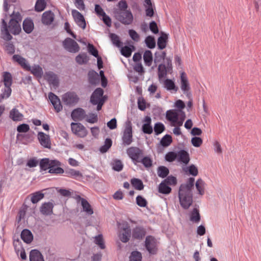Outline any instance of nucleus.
<instances>
[{
	"instance_id": "3c124183",
	"label": "nucleus",
	"mask_w": 261,
	"mask_h": 261,
	"mask_svg": "<svg viewBox=\"0 0 261 261\" xmlns=\"http://www.w3.org/2000/svg\"><path fill=\"white\" fill-rule=\"evenodd\" d=\"M65 173L67 174L66 176L69 177L76 178L77 177H82V173L77 170L74 169H69L65 171Z\"/></svg>"
},
{
	"instance_id": "0e129e2a",
	"label": "nucleus",
	"mask_w": 261,
	"mask_h": 261,
	"mask_svg": "<svg viewBox=\"0 0 261 261\" xmlns=\"http://www.w3.org/2000/svg\"><path fill=\"white\" fill-rule=\"evenodd\" d=\"M165 129V126L164 124L160 122L155 123L154 126V131L156 135H159L163 132Z\"/></svg>"
},
{
	"instance_id": "6e6552de",
	"label": "nucleus",
	"mask_w": 261,
	"mask_h": 261,
	"mask_svg": "<svg viewBox=\"0 0 261 261\" xmlns=\"http://www.w3.org/2000/svg\"><path fill=\"white\" fill-rule=\"evenodd\" d=\"M63 45L65 49L72 53H76L80 49L77 43L70 38H66L63 41Z\"/></svg>"
},
{
	"instance_id": "f03ea898",
	"label": "nucleus",
	"mask_w": 261,
	"mask_h": 261,
	"mask_svg": "<svg viewBox=\"0 0 261 261\" xmlns=\"http://www.w3.org/2000/svg\"><path fill=\"white\" fill-rule=\"evenodd\" d=\"M1 29L2 38L6 41H10L13 38L10 33L14 35H17L21 31L20 23L13 19H10L8 24L5 18L2 19Z\"/></svg>"
},
{
	"instance_id": "603ef678",
	"label": "nucleus",
	"mask_w": 261,
	"mask_h": 261,
	"mask_svg": "<svg viewBox=\"0 0 261 261\" xmlns=\"http://www.w3.org/2000/svg\"><path fill=\"white\" fill-rule=\"evenodd\" d=\"M112 145V140L110 138H107L105 141V143L99 148V151L101 153H106L111 148Z\"/></svg>"
},
{
	"instance_id": "37998d69",
	"label": "nucleus",
	"mask_w": 261,
	"mask_h": 261,
	"mask_svg": "<svg viewBox=\"0 0 261 261\" xmlns=\"http://www.w3.org/2000/svg\"><path fill=\"white\" fill-rule=\"evenodd\" d=\"M112 169L117 172H120L123 170L124 165L122 161L119 159H114L111 163Z\"/></svg>"
},
{
	"instance_id": "864d4df0",
	"label": "nucleus",
	"mask_w": 261,
	"mask_h": 261,
	"mask_svg": "<svg viewBox=\"0 0 261 261\" xmlns=\"http://www.w3.org/2000/svg\"><path fill=\"white\" fill-rule=\"evenodd\" d=\"M139 163H141L146 168H149L152 166V160L148 156H143L140 159Z\"/></svg>"
},
{
	"instance_id": "e2e57ef3",
	"label": "nucleus",
	"mask_w": 261,
	"mask_h": 261,
	"mask_svg": "<svg viewBox=\"0 0 261 261\" xmlns=\"http://www.w3.org/2000/svg\"><path fill=\"white\" fill-rule=\"evenodd\" d=\"M185 172H188L189 175L196 176L198 173L197 167L194 164H191L186 168Z\"/></svg>"
},
{
	"instance_id": "e433bc0d",
	"label": "nucleus",
	"mask_w": 261,
	"mask_h": 261,
	"mask_svg": "<svg viewBox=\"0 0 261 261\" xmlns=\"http://www.w3.org/2000/svg\"><path fill=\"white\" fill-rule=\"evenodd\" d=\"M171 188L164 180L159 184L158 191L159 193L167 195L171 192Z\"/></svg>"
},
{
	"instance_id": "7ed1b4c3",
	"label": "nucleus",
	"mask_w": 261,
	"mask_h": 261,
	"mask_svg": "<svg viewBox=\"0 0 261 261\" xmlns=\"http://www.w3.org/2000/svg\"><path fill=\"white\" fill-rule=\"evenodd\" d=\"M122 144L123 146H128L133 141V128L132 123L130 121H126L125 126L122 136Z\"/></svg>"
},
{
	"instance_id": "79ce46f5",
	"label": "nucleus",
	"mask_w": 261,
	"mask_h": 261,
	"mask_svg": "<svg viewBox=\"0 0 261 261\" xmlns=\"http://www.w3.org/2000/svg\"><path fill=\"white\" fill-rule=\"evenodd\" d=\"M130 183L132 186L137 190H142L144 186L142 180L139 178H133L130 180Z\"/></svg>"
},
{
	"instance_id": "bb28decb",
	"label": "nucleus",
	"mask_w": 261,
	"mask_h": 261,
	"mask_svg": "<svg viewBox=\"0 0 261 261\" xmlns=\"http://www.w3.org/2000/svg\"><path fill=\"white\" fill-rule=\"evenodd\" d=\"M12 59L14 61L17 62L23 69L27 70L31 69V66L27 61L26 59L20 55H13Z\"/></svg>"
},
{
	"instance_id": "dca6fc26",
	"label": "nucleus",
	"mask_w": 261,
	"mask_h": 261,
	"mask_svg": "<svg viewBox=\"0 0 261 261\" xmlns=\"http://www.w3.org/2000/svg\"><path fill=\"white\" fill-rule=\"evenodd\" d=\"M54 205L52 202H45L42 203L40 207V212L44 216H50L53 214Z\"/></svg>"
},
{
	"instance_id": "09e8293b",
	"label": "nucleus",
	"mask_w": 261,
	"mask_h": 261,
	"mask_svg": "<svg viewBox=\"0 0 261 261\" xmlns=\"http://www.w3.org/2000/svg\"><path fill=\"white\" fill-rule=\"evenodd\" d=\"M2 93L0 94V102L4 99L8 98L11 95L12 89L11 87H5L2 89Z\"/></svg>"
},
{
	"instance_id": "f8f14e48",
	"label": "nucleus",
	"mask_w": 261,
	"mask_h": 261,
	"mask_svg": "<svg viewBox=\"0 0 261 261\" xmlns=\"http://www.w3.org/2000/svg\"><path fill=\"white\" fill-rule=\"evenodd\" d=\"M48 98L53 106L55 111L57 113H59L63 109V107L59 97L54 93L50 92L48 93Z\"/></svg>"
},
{
	"instance_id": "c756f323",
	"label": "nucleus",
	"mask_w": 261,
	"mask_h": 261,
	"mask_svg": "<svg viewBox=\"0 0 261 261\" xmlns=\"http://www.w3.org/2000/svg\"><path fill=\"white\" fill-rule=\"evenodd\" d=\"M30 261H44L42 253L37 249H32L30 252Z\"/></svg>"
},
{
	"instance_id": "58836bf2",
	"label": "nucleus",
	"mask_w": 261,
	"mask_h": 261,
	"mask_svg": "<svg viewBox=\"0 0 261 261\" xmlns=\"http://www.w3.org/2000/svg\"><path fill=\"white\" fill-rule=\"evenodd\" d=\"M75 60L76 62L79 65H83L87 64L88 62L89 59L87 56V53H82L79 54L75 57Z\"/></svg>"
},
{
	"instance_id": "f704fd0d",
	"label": "nucleus",
	"mask_w": 261,
	"mask_h": 261,
	"mask_svg": "<svg viewBox=\"0 0 261 261\" xmlns=\"http://www.w3.org/2000/svg\"><path fill=\"white\" fill-rule=\"evenodd\" d=\"M168 70L164 63H161L159 65L158 68V75L159 80L164 79L167 76Z\"/></svg>"
},
{
	"instance_id": "cd10ccee",
	"label": "nucleus",
	"mask_w": 261,
	"mask_h": 261,
	"mask_svg": "<svg viewBox=\"0 0 261 261\" xmlns=\"http://www.w3.org/2000/svg\"><path fill=\"white\" fill-rule=\"evenodd\" d=\"M45 78L48 83L52 84L54 86L59 85V80L57 75L53 71H47L45 74Z\"/></svg>"
},
{
	"instance_id": "6ab92c4d",
	"label": "nucleus",
	"mask_w": 261,
	"mask_h": 261,
	"mask_svg": "<svg viewBox=\"0 0 261 261\" xmlns=\"http://www.w3.org/2000/svg\"><path fill=\"white\" fill-rule=\"evenodd\" d=\"M177 160L180 163L187 165L190 160L188 152L185 149H181L177 152Z\"/></svg>"
},
{
	"instance_id": "4d7b16f0",
	"label": "nucleus",
	"mask_w": 261,
	"mask_h": 261,
	"mask_svg": "<svg viewBox=\"0 0 261 261\" xmlns=\"http://www.w3.org/2000/svg\"><path fill=\"white\" fill-rule=\"evenodd\" d=\"M94 242L101 249H104L106 248V245L103 241V236L102 234H99L94 237Z\"/></svg>"
},
{
	"instance_id": "8fccbe9b",
	"label": "nucleus",
	"mask_w": 261,
	"mask_h": 261,
	"mask_svg": "<svg viewBox=\"0 0 261 261\" xmlns=\"http://www.w3.org/2000/svg\"><path fill=\"white\" fill-rule=\"evenodd\" d=\"M157 173L159 177L164 178L167 177L169 173V169L164 166H160L157 169Z\"/></svg>"
},
{
	"instance_id": "2f4dec72",
	"label": "nucleus",
	"mask_w": 261,
	"mask_h": 261,
	"mask_svg": "<svg viewBox=\"0 0 261 261\" xmlns=\"http://www.w3.org/2000/svg\"><path fill=\"white\" fill-rule=\"evenodd\" d=\"M120 48L121 54L125 58L130 57L132 53L135 50V47L133 44H129L119 47Z\"/></svg>"
},
{
	"instance_id": "a19ab883",
	"label": "nucleus",
	"mask_w": 261,
	"mask_h": 261,
	"mask_svg": "<svg viewBox=\"0 0 261 261\" xmlns=\"http://www.w3.org/2000/svg\"><path fill=\"white\" fill-rule=\"evenodd\" d=\"M123 232L120 234L119 238L123 243H127L130 237L131 230L129 227H126L123 228Z\"/></svg>"
},
{
	"instance_id": "c85d7f7f",
	"label": "nucleus",
	"mask_w": 261,
	"mask_h": 261,
	"mask_svg": "<svg viewBox=\"0 0 261 261\" xmlns=\"http://www.w3.org/2000/svg\"><path fill=\"white\" fill-rule=\"evenodd\" d=\"M144 121L145 123L142 126V130L144 134H151L153 132L152 127L151 125V119L149 116H146Z\"/></svg>"
},
{
	"instance_id": "13d9d810",
	"label": "nucleus",
	"mask_w": 261,
	"mask_h": 261,
	"mask_svg": "<svg viewBox=\"0 0 261 261\" xmlns=\"http://www.w3.org/2000/svg\"><path fill=\"white\" fill-rule=\"evenodd\" d=\"M46 6V3L45 0H37L35 5V10L36 12H40L43 11Z\"/></svg>"
},
{
	"instance_id": "338daca9",
	"label": "nucleus",
	"mask_w": 261,
	"mask_h": 261,
	"mask_svg": "<svg viewBox=\"0 0 261 261\" xmlns=\"http://www.w3.org/2000/svg\"><path fill=\"white\" fill-rule=\"evenodd\" d=\"M136 203L140 207H145L147 205L146 199L141 195H138L136 198Z\"/></svg>"
},
{
	"instance_id": "ea45409f",
	"label": "nucleus",
	"mask_w": 261,
	"mask_h": 261,
	"mask_svg": "<svg viewBox=\"0 0 261 261\" xmlns=\"http://www.w3.org/2000/svg\"><path fill=\"white\" fill-rule=\"evenodd\" d=\"M109 37L113 44L117 47H120L123 45V42L121 41L119 36L115 33H110Z\"/></svg>"
},
{
	"instance_id": "9d476101",
	"label": "nucleus",
	"mask_w": 261,
	"mask_h": 261,
	"mask_svg": "<svg viewBox=\"0 0 261 261\" xmlns=\"http://www.w3.org/2000/svg\"><path fill=\"white\" fill-rule=\"evenodd\" d=\"M71 13L76 24L82 29H85L86 22L83 15L75 9L72 10Z\"/></svg>"
},
{
	"instance_id": "393cba45",
	"label": "nucleus",
	"mask_w": 261,
	"mask_h": 261,
	"mask_svg": "<svg viewBox=\"0 0 261 261\" xmlns=\"http://www.w3.org/2000/svg\"><path fill=\"white\" fill-rule=\"evenodd\" d=\"M180 88L185 94L187 93L190 90V85L188 80L186 74L185 72L180 73Z\"/></svg>"
},
{
	"instance_id": "9b49d317",
	"label": "nucleus",
	"mask_w": 261,
	"mask_h": 261,
	"mask_svg": "<svg viewBox=\"0 0 261 261\" xmlns=\"http://www.w3.org/2000/svg\"><path fill=\"white\" fill-rule=\"evenodd\" d=\"M61 163L57 160H51L48 172L50 174H61L64 173V170L60 166Z\"/></svg>"
},
{
	"instance_id": "f257e3e1",
	"label": "nucleus",
	"mask_w": 261,
	"mask_h": 261,
	"mask_svg": "<svg viewBox=\"0 0 261 261\" xmlns=\"http://www.w3.org/2000/svg\"><path fill=\"white\" fill-rule=\"evenodd\" d=\"M195 182L194 177H189L186 183L181 184L179 188L178 198L181 206L188 209L193 203V192Z\"/></svg>"
},
{
	"instance_id": "680f3d73",
	"label": "nucleus",
	"mask_w": 261,
	"mask_h": 261,
	"mask_svg": "<svg viewBox=\"0 0 261 261\" xmlns=\"http://www.w3.org/2000/svg\"><path fill=\"white\" fill-rule=\"evenodd\" d=\"M142 256L141 253L136 250L131 252L129 261H142Z\"/></svg>"
},
{
	"instance_id": "6e6d98bb",
	"label": "nucleus",
	"mask_w": 261,
	"mask_h": 261,
	"mask_svg": "<svg viewBox=\"0 0 261 261\" xmlns=\"http://www.w3.org/2000/svg\"><path fill=\"white\" fill-rule=\"evenodd\" d=\"M172 142V137L170 135L166 134L161 139L160 144L164 147L169 146Z\"/></svg>"
},
{
	"instance_id": "4468645a",
	"label": "nucleus",
	"mask_w": 261,
	"mask_h": 261,
	"mask_svg": "<svg viewBox=\"0 0 261 261\" xmlns=\"http://www.w3.org/2000/svg\"><path fill=\"white\" fill-rule=\"evenodd\" d=\"M146 234V229L142 226H136L132 229V236L134 240H141Z\"/></svg>"
},
{
	"instance_id": "a878e982",
	"label": "nucleus",
	"mask_w": 261,
	"mask_h": 261,
	"mask_svg": "<svg viewBox=\"0 0 261 261\" xmlns=\"http://www.w3.org/2000/svg\"><path fill=\"white\" fill-rule=\"evenodd\" d=\"M54 14L50 11L44 12L42 15V22L45 25L50 24L54 20Z\"/></svg>"
},
{
	"instance_id": "052dcab7",
	"label": "nucleus",
	"mask_w": 261,
	"mask_h": 261,
	"mask_svg": "<svg viewBox=\"0 0 261 261\" xmlns=\"http://www.w3.org/2000/svg\"><path fill=\"white\" fill-rule=\"evenodd\" d=\"M204 182L201 178H199L197 180L195 187L197 190L198 194L200 195H203L204 194Z\"/></svg>"
},
{
	"instance_id": "49530a36",
	"label": "nucleus",
	"mask_w": 261,
	"mask_h": 261,
	"mask_svg": "<svg viewBox=\"0 0 261 261\" xmlns=\"http://www.w3.org/2000/svg\"><path fill=\"white\" fill-rule=\"evenodd\" d=\"M44 197V194L41 191H38L32 194L31 201L32 203L36 204L42 199Z\"/></svg>"
},
{
	"instance_id": "ddd939ff",
	"label": "nucleus",
	"mask_w": 261,
	"mask_h": 261,
	"mask_svg": "<svg viewBox=\"0 0 261 261\" xmlns=\"http://www.w3.org/2000/svg\"><path fill=\"white\" fill-rule=\"evenodd\" d=\"M76 199L79 203L81 201L83 211L85 212L88 215H91L93 214V210L89 202L85 198L81 197L80 195H76Z\"/></svg>"
},
{
	"instance_id": "774afa93",
	"label": "nucleus",
	"mask_w": 261,
	"mask_h": 261,
	"mask_svg": "<svg viewBox=\"0 0 261 261\" xmlns=\"http://www.w3.org/2000/svg\"><path fill=\"white\" fill-rule=\"evenodd\" d=\"M87 48L88 53L94 57H97L99 55L98 50L92 44L88 43Z\"/></svg>"
},
{
	"instance_id": "20e7f679",
	"label": "nucleus",
	"mask_w": 261,
	"mask_h": 261,
	"mask_svg": "<svg viewBox=\"0 0 261 261\" xmlns=\"http://www.w3.org/2000/svg\"><path fill=\"white\" fill-rule=\"evenodd\" d=\"M114 17L118 21L124 25H130L134 19L131 11L113 13Z\"/></svg>"
},
{
	"instance_id": "0eeeda50",
	"label": "nucleus",
	"mask_w": 261,
	"mask_h": 261,
	"mask_svg": "<svg viewBox=\"0 0 261 261\" xmlns=\"http://www.w3.org/2000/svg\"><path fill=\"white\" fill-rule=\"evenodd\" d=\"M72 132L80 138H84L87 135L88 131L86 127L80 122L71 123Z\"/></svg>"
},
{
	"instance_id": "4c0bfd02",
	"label": "nucleus",
	"mask_w": 261,
	"mask_h": 261,
	"mask_svg": "<svg viewBox=\"0 0 261 261\" xmlns=\"http://www.w3.org/2000/svg\"><path fill=\"white\" fill-rule=\"evenodd\" d=\"M51 163V160L49 158H43L40 160L39 165L40 167V171H46L47 169L49 170L50 164Z\"/></svg>"
},
{
	"instance_id": "5fc2aeb1",
	"label": "nucleus",
	"mask_w": 261,
	"mask_h": 261,
	"mask_svg": "<svg viewBox=\"0 0 261 261\" xmlns=\"http://www.w3.org/2000/svg\"><path fill=\"white\" fill-rule=\"evenodd\" d=\"M166 53L165 51H163L161 53L159 51H156L154 54V58L153 59L154 63L155 64V66L157 65V64L162 60H166Z\"/></svg>"
},
{
	"instance_id": "c9c22d12",
	"label": "nucleus",
	"mask_w": 261,
	"mask_h": 261,
	"mask_svg": "<svg viewBox=\"0 0 261 261\" xmlns=\"http://www.w3.org/2000/svg\"><path fill=\"white\" fill-rule=\"evenodd\" d=\"M144 64L147 66H150L153 61V56L151 50H146L143 54Z\"/></svg>"
},
{
	"instance_id": "4be33fe9",
	"label": "nucleus",
	"mask_w": 261,
	"mask_h": 261,
	"mask_svg": "<svg viewBox=\"0 0 261 261\" xmlns=\"http://www.w3.org/2000/svg\"><path fill=\"white\" fill-rule=\"evenodd\" d=\"M88 82L91 85L96 86L99 84L100 79L98 73L93 70H90L88 73Z\"/></svg>"
},
{
	"instance_id": "412c9836",
	"label": "nucleus",
	"mask_w": 261,
	"mask_h": 261,
	"mask_svg": "<svg viewBox=\"0 0 261 261\" xmlns=\"http://www.w3.org/2000/svg\"><path fill=\"white\" fill-rule=\"evenodd\" d=\"M22 29L27 34H30L34 29L33 20L30 17L25 18L22 22Z\"/></svg>"
},
{
	"instance_id": "bf43d9fd",
	"label": "nucleus",
	"mask_w": 261,
	"mask_h": 261,
	"mask_svg": "<svg viewBox=\"0 0 261 261\" xmlns=\"http://www.w3.org/2000/svg\"><path fill=\"white\" fill-rule=\"evenodd\" d=\"M145 43L146 46L150 49H153L155 47V41L152 36L149 35L147 36L145 39Z\"/></svg>"
},
{
	"instance_id": "aec40b11",
	"label": "nucleus",
	"mask_w": 261,
	"mask_h": 261,
	"mask_svg": "<svg viewBox=\"0 0 261 261\" xmlns=\"http://www.w3.org/2000/svg\"><path fill=\"white\" fill-rule=\"evenodd\" d=\"M180 110L171 109L167 111L166 113V118L171 123V125L177 120L179 118Z\"/></svg>"
},
{
	"instance_id": "a18cd8bd",
	"label": "nucleus",
	"mask_w": 261,
	"mask_h": 261,
	"mask_svg": "<svg viewBox=\"0 0 261 261\" xmlns=\"http://www.w3.org/2000/svg\"><path fill=\"white\" fill-rule=\"evenodd\" d=\"M3 77L5 87H11L13 82L11 74L8 71H5L3 72Z\"/></svg>"
},
{
	"instance_id": "5701e85b",
	"label": "nucleus",
	"mask_w": 261,
	"mask_h": 261,
	"mask_svg": "<svg viewBox=\"0 0 261 261\" xmlns=\"http://www.w3.org/2000/svg\"><path fill=\"white\" fill-rule=\"evenodd\" d=\"M168 39V34L161 32L160 36L157 41L158 48L160 50L164 49L167 46Z\"/></svg>"
},
{
	"instance_id": "b1692460",
	"label": "nucleus",
	"mask_w": 261,
	"mask_h": 261,
	"mask_svg": "<svg viewBox=\"0 0 261 261\" xmlns=\"http://www.w3.org/2000/svg\"><path fill=\"white\" fill-rule=\"evenodd\" d=\"M22 240L27 244H30L33 240V234L31 231L27 228L23 229L20 234Z\"/></svg>"
},
{
	"instance_id": "423d86ee",
	"label": "nucleus",
	"mask_w": 261,
	"mask_h": 261,
	"mask_svg": "<svg viewBox=\"0 0 261 261\" xmlns=\"http://www.w3.org/2000/svg\"><path fill=\"white\" fill-rule=\"evenodd\" d=\"M79 100V96L74 92H67L62 96V100L66 106H74Z\"/></svg>"
},
{
	"instance_id": "69168bd1",
	"label": "nucleus",
	"mask_w": 261,
	"mask_h": 261,
	"mask_svg": "<svg viewBox=\"0 0 261 261\" xmlns=\"http://www.w3.org/2000/svg\"><path fill=\"white\" fill-rule=\"evenodd\" d=\"M165 161L170 163L174 161L177 160V152H168L165 155Z\"/></svg>"
},
{
	"instance_id": "c03bdc74",
	"label": "nucleus",
	"mask_w": 261,
	"mask_h": 261,
	"mask_svg": "<svg viewBox=\"0 0 261 261\" xmlns=\"http://www.w3.org/2000/svg\"><path fill=\"white\" fill-rule=\"evenodd\" d=\"M117 7L118 8L114 9L113 11V13L130 11L129 9H127L128 6L125 0L120 1L118 3Z\"/></svg>"
},
{
	"instance_id": "de8ad7c7",
	"label": "nucleus",
	"mask_w": 261,
	"mask_h": 261,
	"mask_svg": "<svg viewBox=\"0 0 261 261\" xmlns=\"http://www.w3.org/2000/svg\"><path fill=\"white\" fill-rule=\"evenodd\" d=\"M30 71L32 74L37 77H41L43 73L42 68L39 65H34L32 67H31Z\"/></svg>"
},
{
	"instance_id": "1a4fd4ad",
	"label": "nucleus",
	"mask_w": 261,
	"mask_h": 261,
	"mask_svg": "<svg viewBox=\"0 0 261 261\" xmlns=\"http://www.w3.org/2000/svg\"><path fill=\"white\" fill-rule=\"evenodd\" d=\"M144 246L147 251L150 254L156 253L157 249L155 245L154 238L151 236L146 237L145 241Z\"/></svg>"
},
{
	"instance_id": "7c9ffc66",
	"label": "nucleus",
	"mask_w": 261,
	"mask_h": 261,
	"mask_svg": "<svg viewBox=\"0 0 261 261\" xmlns=\"http://www.w3.org/2000/svg\"><path fill=\"white\" fill-rule=\"evenodd\" d=\"M164 88L168 91L171 92L176 93L178 88L175 85L174 82L169 79L165 80L164 82Z\"/></svg>"
},
{
	"instance_id": "a211bd4d",
	"label": "nucleus",
	"mask_w": 261,
	"mask_h": 261,
	"mask_svg": "<svg viewBox=\"0 0 261 261\" xmlns=\"http://www.w3.org/2000/svg\"><path fill=\"white\" fill-rule=\"evenodd\" d=\"M86 116L85 111L81 108L74 109L71 113V117L73 120L76 121L83 120Z\"/></svg>"
},
{
	"instance_id": "72a5a7b5",
	"label": "nucleus",
	"mask_w": 261,
	"mask_h": 261,
	"mask_svg": "<svg viewBox=\"0 0 261 261\" xmlns=\"http://www.w3.org/2000/svg\"><path fill=\"white\" fill-rule=\"evenodd\" d=\"M9 117L14 121H19L22 119L23 115L19 112L18 109L15 108L10 111Z\"/></svg>"
},
{
	"instance_id": "2eb2a0df",
	"label": "nucleus",
	"mask_w": 261,
	"mask_h": 261,
	"mask_svg": "<svg viewBox=\"0 0 261 261\" xmlns=\"http://www.w3.org/2000/svg\"><path fill=\"white\" fill-rule=\"evenodd\" d=\"M103 94H104L103 89L100 87L96 88L91 95L90 102L93 105H96L100 101Z\"/></svg>"
},
{
	"instance_id": "f3484780",
	"label": "nucleus",
	"mask_w": 261,
	"mask_h": 261,
	"mask_svg": "<svg viewBox=\"0 0 261 261\" xmlns=\"http://www.w3.org/2000/svg\"><path fill=\"white\" fill-rule=\"evenodd\" d=\"M38 139L40 144L43 147L50 149L51 147V142L49 135L44 133L40 132L38 134Z\"/></svg>"
},
{
	"instance_id": "473e14b6",
	"label": "nucleus",
	"mask_w": 261,
	"mask_h": 261,
	"mask_svg": "<svg viewBox=\"0 0 261 261\" xmlns=\"http://www.w3.org/2000/svg\"><path fill=\"white\" fill-rule=\"evenodd\" d=\"M190 220L195 223H198L201 220V216L199 210L198 208L195 207L189 214Z\"/></svg>"
},
{
	"instance_id": "39448f33",
	"label": "nucleus",
	"mask_w": 261,
	"mask_h": 261,
	"mask_svg": "<svg viewBox=\"0 0 261 261\" xmlns=\"http://www.w3.org/2000/svg\"><path fill=\"white\" fill-rule=\"evenodd\" d=\"M126 153L132 162L135 165L139 163L140 159L143 155V151L138 147H130L126 149Z\"/></svg>"
}]
</instances>
